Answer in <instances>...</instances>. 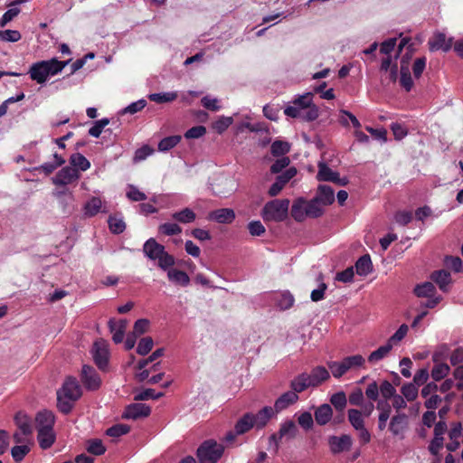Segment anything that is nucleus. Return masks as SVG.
<instances>
[{
  "mask_svg": "<svg viewBox=\"0 0 463 463\" xmlns=\"http://www.w3.org/2000/svg\"><path fill=\"white\" fill-rule=\"evenodd\" d=\"M329 372L323 366H316L311 373H302L291 381V390L304 392L308 388H316L329 379Z\"/></svg>",
  "mask_w": 463,
  "mask_h": 463,
  "instance_id": "obj_1",
  "label": "nucleus"
},
{
  "mask_svg": "<svg viewBox=\"0 0 463 463\" xmlns=\"http://www.w3.org/2000/svg\"><path fill=\"white\" fill-rule=\"evenodd\" d=\"M54 415L52 411H43L37 414L36 428L39 446L42 449L51 448L55 441L53 431Z\"/></svg>",
  "mask_w": 463,
  "mask_h": 463,
  "instance_id": "obj_2",
  "label": "nucleus"
},
{
  "mask_svg": "<svg viewBox=\"0 0 463 463\" xmlns=\"http://www.w3.org/2000/svg\"><path fill=\"white\" fill-rule=\"evenodd\" d=\"M68 63L69 61H60L55 58L38 61L32 64L29 74L33 81L42 84L46 82L49 78L59 74Z\"/></svg>",
  "mask_w": 463,
  "mask_h": 463,
  "instance_id": "obj_3",
  "label": "nucleus"
},
{
  "mask_svg": "<svg viewBox=\"0 0 463 463\" xmlns=\"http://www.w3.org/2000/svg\"><path fill=\"white\" fill-rule=\"evenodd\" d=\"M56 395L60 411L67 414L72 409L73 402L80 397L81 389L75 378L68 377Z\"/></svg>",
  "mask_w": 463,
  "mask_h": 463,
  "instance_id": "obj_4",
  "label": "nucleus"
},
{
  "mask_svg": "<svg viewBox=\"0 0 463 463\" xmlns=\"http://www.w3.org/2000/svg\"><path fill=\"white\" fill-rule=\"evenodd\" d=\"M143 252L151 261H157L158 267L163 270H166L175 265L173 255L165 251V247L153 238L145 241Z\"/></svg>",
  "mask_w": 463,
  "mask_h": 463,
  "instance_id": "obj_5",
  "label": "nucleus"
},
{
  "mask_svg": "<svg viewBox=\"0 0 463 463\" xmlns=\"http://www.w3.org/2000/svg\"><path fill=\"white\" fill-rule=\"evenodd\" d=\"M298 429L293 420H285L280 422L278 432L268 438V449L277 454L283 440H291L298 436Z\"/></svg>",
  "mask_w": 463,
  "mask_h": 463,
  "instance_id": "obj_6",
  "label": "nucleus"
},
{
  "mask_svg": "<svg viewBox=\"0 0 463 463\" xmlns=\"http://www.w3.org/2000/svg\"><path fill=\"white\" fill-rule=\"evenodd\" d=\"M289 205L288 199H274L268 202L263 207L262 218L267 222H282L288 216Z\"/></svg>",
  "mask_w": 463,
  "mask_h": 463,
  "instance_id": "obj_7",
  "label": "nucleus"
},
{
  "mask_svg": "<svg viewBox=\"0 0 463 463\" xmlns=\"http://www.w3.org/2000/svg\"><path fill=\"white\" fill-rule=\"evenodd\" d=\"M365 359L361 354L348 356L341 361H330L328 369L335 378H339L346 373L364 366Z\"/></svg>",
  "mask_w": 463,
  "mask_h": 463,
  "instance_id": "obj_8",
  "label": "nucleus"
},
{
  "mask_svg": "<svg viewBox=\"0 0 463 463\" xmlns=\"http://www.w3.org/2000/svg\"><path fill=\"white\" fill-rule=\"evenodd\" d=\"M223 452L222 444L213 441L203 442L197 449V458L200 463H216L221 458Z\"/></svg>",
  "mask_w": 463,
  "mask_h": 463,
  "instance_id": "obj_9",
  "label": "nucleus"
},
{
  "mask_svg": "<svg viewBox=\"0 0 463 463\" xmlns=\"http://www.w3.org/2000/svg\"><path fill=\"white\" fill-rule=\"evenodd\" d=\"M313 105V94L310 92L304 93L296 97L292 100V105L286 107L284 113L287 117L298 118L304 110Z\"/></svg>",
  "mask_w": 463,
  "mask_h": 463,
  "instance_id": "obj_10",
  "label": "nucleus"
},
{
  "mask_svg": "<svg viewBox=\"0 0 463 463\" xmlns=\"http://www.w3.org/2000/svg\"><path fill=\"white\" fill-rule=\"evenodd\" d=\"M316 177L318 181L333 182L340 186L347 185L349 182L347 177L339 176L337 172L332 170L323 161L318 163V173H317Z\"/></svg>",
  "mask_w": 463,
  "mask_h": 463,
  "instance_id": "obj_11",
  "label": "nucleus"
},
{
  "mask_svg": "<svg viewBox=\"0 0 463 463\" xmlns=\"http://www.w3.org/2000/svg\"><path fill=\"white\" fill-rule=\"evenodd\" d=\"M92 354L97 366L99 367L100 370H104L109 364V343L104 340L95 342L92 348Z\"/></svg>",
  "mask_w": 463,
  "mask_h": 463,
  "instance_id": "obj_12",
  "label": "nucleus"
},
{
  "mask_svg": "<svg viewBox=\"0 0 463 463\" xmlns=\"http://www.w3.org/2000/svg\"><path fill=\"white\" fill-rule=\"evenodd\" d=\"M80 174L77 169L70 166L61 168L52 178V183L56 186H65L79 180Z\"/></svg>",
  "mask_w": 463,
  "mask_h": 463,
  "instance_id": "obj_13",
  "label": "nucleus"
},
{
  "mask_svg": "<svg viewBox=\"0 0 463 463\" xmlns=\"http://www.w3.org/2000/svg\"><path fill=\"white\" fill-rule=\"evenodd\" d=\"M81 382L87 390H98L101 386V378L93 367L85 364L81 369Z\"/></svg>",
  "mask_w": 463,
  "mask_h": 463,
  "instance_id": "obj_14",
  "label": "nucleus"
},
{
  "mask_svg": "<svg viewBox=\"0 0 463 463\" xmlns=\"http://www.w3.org/2000/svg\"><path fill=\"white\" fill-rule=\"evenodd\" d=\"M297 174L298 170L295 167L287 168L286 171L278 175L276 182H274L269 190H268V194L271 197L277 196L285 187L287 183L291 181Z\"/></svg>",
  "mask_w": 463,
  "mask_h": 463,
  "instance_id": "obj_15",
  "label": "nucleus"
},
{
  "mask_svg": "<svg viewBox=\"0 0 463 463\" xmlns=\"http://www.w3.org/2000/svg\"><path fill=\"white\" fill-rule=\"evenodd\" d=\"M391 433L399 439H404L408 429V419L406 414L393 415L389 426Z\"/></svg>",
  "mask_w": 463,
  "mask_h": 463,
  "instance_id": "obj_16",
  "label": "nucleus"
},
{
  "mask_svg": "<svg viewBox=\"0 0 463 463\" xmlns=\"http://www.w3.org/2000/svg\"><path fill=\"white\" fill-rule=\"evenodd\" d=\"M328 446L331 453L334 454L348 451L352 446V439L347 434L340 437L331 436L328 438Z\"/></svg>",
  "mask_w": 463,
  "mask_h": 463,
  "instance_id": "obj_17",
  "label": "nucleus"
},
{
  "mask_svg": "<svg viewBox=\"0 0 463 463\" xmlns=\"http://www.w3.org/2000/svg\"><path fill=\"white\" fill-rule=\"evenodd\" d=\"M300 392H297L292 389L291 391L279 395L277 401L274 402V406L272 408L275 411L279 413L280 411L288 409L289 406L297 403L298 401V393Z\"/></svg>",
  "mask_w": 463,
  "mask_h": 463,
  "instance_id": "obj_18",
  "label": "nucleus"
},
{
  "mask_svg": "<svg viewBox=\"0 0 463 463\" xmlns=\"http://www.w3.org/2000/svg\"><path fill=\"white\" fill-rule=\"evenodd\" d=\"M151 413V408L145 403H133L128 406L124 411L123 417L128 420H137L139 418L148 417Z\"/></svg>",
  "mask_w": 463,
  "mask_h": 463,
  "instance_id": "obj_19",
  "label": "nucleus"
},
{
  "mask_svg": "<svg viewBox=\"0 0 463 463\" xmlns=\"http://www.w3.org/2000/svg\"><path fill=\"white\" fill-rule=\"evenodd\" d=\"M279 413L270 406H265L256 414H252V420L256 424L258 430L263 429L271 419L275 418Z\"/></svg>",
  "mask_w": 463,
  "mask_h": 463,
  "instance_id": "obj_20",
  "label": "nucleus"
},
{
  "mask_svg": "<svg viewBox=\"0 0 463 463\" xmlns=\"http://www.w3.org/2000/svg\"><path fill=\"white\" fill-rule=\"evenodd\" d=\"M428 45L431 52H448L451 47V38H447L445 33H436L429 39Z\"/></svg>",
  "mask_w": 463,
  "mask_h": 463,
  "instance_id": "obj_21",
  "label": "nucleus"
},
{
  "mask_svg": "<svg viewBox=\"0 0 463 463\" xmlns=\"http://www.w3.org/2000/svg\"><path fill=\"white\" fill-rule=\"evenodd\" d=\"M109 331L112 334V341L118 344L123 341L124 334L127 327V321L124 319H110L109 322Z\"/></svg>",
  "mask_w": 463,
  "mask_h": 463,
  "instance_id": "obj_22",
  "label": "nucleus"
},
{
  "mask_svg": "<svg viewBox=\"0 0 463 463\" xmlns=\"http://www.w3.org/2000/svg\"><path fill=\"white\" fill-rule=\"evenodd\" d=\"M208 219L219 223H231L235 219V213L228 208L214 210L209 213Z\"/></svg>",
  "mask_w": 463,
  "mask_h": 463,
  "instance_id": "obj_23",
  "label": "nucleus"
},
{
  "mask_svg": "<svg viewBox=\"0 0 463 463\" xmlns=\"http://www.w3.org/2000/svg\"><path fill=\"white\" fill-rule=\"evenodd\" d=\"M291 215L297 222H303L308 218L307 200L297 199L294 201L291 208Z\"/></svg>",
  "mask_w": 463,
  "mask_h": 463,
  "instance_id": "obj_24",
  "label": "nucleus"
},
{
  "mask_svg": "<svg viewBox=\"0 0 463 463\" xmlns=\"http://www.w3.org/2000/svg\"><path fill=\"white\" fill-rule=\"evenodd\" d=\"M314 200L321 203L322 205H330L335 202V192L327 185H319Z\"/></svg>",
  "mask_w": 463,
  "mask_h": 463,
  "instance_id": "obj_25",
  "label": "nucleus"
},
{
  "mask_svg": "<svg viewBox=\"0 0 463 463\" xmlns=\"http://www.w3.org/2000/svg\"><path fill=\"white\" fill-rule=\"evenodd\" d=\"M103 211V202L99 197H92L83 204V214L89 218L94 217L98 213Z\"/></svg>",
  "mask_w": 463,
  "mask_h": 463,
  "instance_id": "obj_26",
  "label": "nucleus"
},
{
  "mask_svg": "<svg viewBox=\"0 0 463 463\" xmlns=\"http://www.w3.org/2000/svg\"><path fill=\"white\" fill-rule=\"evenodd\" d=\"M165 271H167V279L175 285H181L183 287L189 285L190 279L185 271L172 269V267L168 268Z\"/></svg>",
  "mask_w": 463,
  "mask_h": 463,
  "instance_id": "obj_27",
  "label": "nucleus"
},
{
  "mask_svg": "<svg viewBox=\"0 0 463 463\" xmlns=\"http://www.w3.org/2000/svg\"><path fill=\"white\" fill-rule=\"evenodd\" d=\"M235 189L236 184L234 179L222 177L220 179V183L216 184L215 193L222 196H228L233 194Z\"/></svg>",
  "mask_w": 463,
  "mask_h": 463,
  "instance_id": "obj_28",
  "label": "nucleus"
},
{
  "mask_svg": "<svg viewBox=\"0 0 463 463\" xmlns=\"http://www.w3.org/2000/svg\"><path fill=\"white\" fill-rule=\"evenodd\" d=\"M401 76H400V84L402 89L409 91L413 87V81L411 76L410 75V71L407 63V60L405 58H402L401 61Z\"/></svg>",
  "mask_w": 463,
  "mask_h": 463,
  "instance_id": "obj_29",
  "label": "nucleus"
},
{
  "mask_svg": "<svg viewBox=\"0 0 463 463\" xmlns=\"http://www.w3.org/2000/svg\"><path fill=\"white\" fill-rule=\"evenodd\" d=\"M253 427H256V424L253 422L252 413H246L237 420L234 430L237 435H241L249 432Z\"/></svg>",
  "mask_w": 463,
  "mask_h": 463,
  "instance_id": "obj_30",
  "label": "nucleus"
},
{
  "mask_svg": "<svg viewBox=\"0 0 463 463\" xmlns=\"http://www.w3.org/2000/svg\"><path fill=\"white\" fill-rule=\"evenodd\" d=\"M393 345L385 343L369 354L368 361L371 364H376L386 358L392 352Z\"/></svg>",
  "mask_w": 463,
  "mask_h": 463,
  "instance_id": "obj_31",
  "label": "nucleus"
},
{
  "mask_svg": "<svg viewBox=\"0 0 463 463\" xmlns=\"http://www.w3.org/2000/svg\"><path fill=\"white\" fill-rule=\"evenodd\" d=\"M15 423L19 431H22L24 436H30L32 434V420L25 413L18 412L15 415Z\"/></svg>",
  "mask_w": 463,
  "mask_h": 463,
  "instance_id": "obj_32",
  "label": "nucleus"
},
{
  "mask_svg": "<svg viewBox=\"0 0 463 463\" xmlns=\"http://www.w3.org/2000/svg\"><path fill=\"white\" fill-rule=\"evenodd\" d=\"M69 163L70 165H71V166L70 167H72L73 169H78V171L85 172L89 170L90 167V161L87 159L86 156L80 153H74L71 155L69 158Z\"/></svg>",
  "mask_w": 463,
  "mask_h": 463,
  "instance_id": "obj_33",
  "label": "nucleus"
},
{
  "mask_svg": "<svg viewBox=\"0 0 463 463\" xmlns=\"http://www.w3.org/2000/svg\"><path fill=\"white\" fill-rule=\"evenodd\" d=\"M274 301L280 310H288L294 304V297L288 291H281L274 296Z\"/></svg>",
  "mask_w": 463,
  "mask_h": 463,
  "instance_id": "obj_34",
  "label": "nucleus"
},
{
  "mask_svg": "<svg viewBox=\"0 0 463 463\" xmlns=\"http://www.w3.org/2000/svg\"><path fill=\"white\" fill-rule=\"evenodd\" d=\"M332 417V409L328 404H323L315 411V420L323 426L328 423Z\"/></svg>",
  "mask_w": 463,
  "mask_h": 463,
  "instance_id": "obj_35",
  "label": "nucleus"
},
{
  "mask_svg": "<svg viewBox=\"0 0 463 463\" xmlns=\"http://www.w3.org/2000/svg\"><path fill=\"white\" fill-rule=\"evenodd\" d=\"M24 2V0H17L11 4V8L6 10L2 18H0V27L7 25L8 23L12 22L19 14L20 8L17 7V5Z\"/></svg>",
  "mask_w": 463,
  "mask_h": 463,
  "instance_id": "obj_36",
  "label": "nucleus"
},
{
  "mask_svg": "<svg viewBox=\"0 0 463 463\" xmlns=\"http://www.w3.org/2000/svg\"><path fill=\"white\" fill-rule=\"evenodd\" d=\"M364 419L365 417L361 411L357 409H350L348 411V420L354 430L364 428Z\"/></svg>",
  "mask_w": 463,
  "mask_h": 463,
  "instance_id": "obj_37",
  "label": "nucleus"
},
{
  "mask_svg": "<svg viewBox=\"0 0 463 463\" xmlns=\"http://www.w3.org/2000/svg\"><path fill=\"white\" fill-rule=\"evenodd\" d=\"M432 279L435 283L439 284V288L443 292H447L448 286L450 282V276L447 270L434 271L432 274Z\"/></svg>",
  "mask_w": 463,
  "mask_h": 463,
  "instance_id": "obj_38",
  "label": "nucleus"
},
{
  "mask_svg": "<svg viewBox=\"0 0 463 463\" xmlns=\"http://www.w3.org/2000/svg\"><path fill=\"white\" fill-rule=\"evenodd\" d=\"M172 218L180 223H192L195 220V213L189 208H184L172 214Z\"/></svg>",
  "mask_w": 463,
  "mask_h": 463,
  "instance_id": "obj_39",
  "label": "nucleus"
},
{
  "mask_svg": "<svg viewBox=\"0 0 463 463\" xmlns=\"http://www.w3.org/2000/svg\"><path fill=\"white\" fill-rule=\"evenodd\" d=\"M355 270L361 276L368 275L372 271V261L369 255H364L356 260Z\"/></svg>",
  "mask_w": 463,
  "mask_h": 463,
  "instance_id": "obj_40",
  "label": "nucleus"
},
{
  "mask_svg": "<svg viewBox=\"0 0 463 463\" xmlns=\"http://www.w3.org/2000/svg\"><path fill=\"white\" fill-rule=\"evenodd\" d=\"M417 384L406 383L402 386L400 392L401 395L406 399L408 402H412L419 395V389Z\"/></svg>",
  "mask_w": 463,
  "mask_h": 463,
  "instance_id": "obj_41",
  "label": "nucleus"
},
{
  "mask_svg": "<svg viewBox=\"0 0 463 463\" xmlns=\"http://www.w3.org/2000/svg\"><path fill=\"white\" fill-rule=\"evenodd\" d=\"M181 141V137L178 135L164 137L158 143V150L160 152H166L175 147Z\"/></svg>",
  "mask_w": 463,
  "mask_h": 463,
  "instance_id": "obj_42",
  "label": "nucleus"
},
{
  "mask_svg": "<svg viewBox=\"0 0 463 463\" xmlns=\"http://www.w3.org/2000/svg\"><path fill=\"white\" fill-rule=\"evenodd\" d=\"M382 70L389 74V80L391 82L397 80V64H392V58L390 56L383 58Z\"/></svg>",
  "mask_w": 463,
  "mask_h": 463,
  "instance_id": "obj_43",
  "label": "nucleus"
},
{
  "mask_svg": "<svg viewBox=\"0 0 463 463\" xmlns=\"http://www.w3.org/2000/svg\"><path fill=\"white\" fill-rule=\"evenodd\" d=\"M377 409L380 411L378 415V428L380 430H383L391 415V407L389 404L383 406V404L379 402L377 404Z\"/></svg>",
  "mask_w": 463,
  "mask_h": 463,
  "instance_id": "obj_44",
  "label": "nucleus"
},
{
  "mask_svg": "<svg viewBox=\"0 0 463 463\" xmlns=\"http://www.w3.org/2000/svg\"><path fill=\"white\" fill-rule=\"evenodd\" d=\"M290 151V144L284 141H274L271 144V154L273 156H284Z\"/></svg>",
  "mask_w": 463,
  "mask_h": 463,
  "instance_id": "obj_45",
  "label": "nucleus"
},
{
  "mask_svg": "<svg viewBox=\"0 0 463 463\" xmlns=\"http://www.w3.org/2000/svg\"><path fill=\"white\" fill-rule=\"evenodd\" d=\"M434 291V285L430 282L420 284L414 288V293L419 298H432Z\"/></svg>",
  "mask_w": 463,
  "mask_h": 463,
  "instance_id": "obj_46",
  "label": "nucleus"
},
{
  "mask_svg": "<svg viewBox=\"0 0 463 463\" xmlns=\"http://www.w3.org/2000/svg\"><path fill=\"white\" fill-rule=\"evenodd\" d=\"M31 450L28 445H16L11 449V456L15 462H22L24 457Z\"/></svg>",
  "mask_w": 463,
  "mask_h": 463,
  "instance_id": "obj_47",
  "label": "nucleus"
},
{
  "mask_svg": "<svg viewBox=\"0 0 463 463\" xmlns=\"http://www.w3.org/2000/svg\"><path fill=\"white\" fill-rule=\"evenodd\" d=\"M408 330L409 327L407 325H401L396 333L392 334V335L390 337V339L386 341V343L390 344L392 346L398 345V344L405 338Z\"/></svg>",
  "mask_w": 463,
  "mask_h": 463,
  "instance_id": "obj_48",
  "label": "nucleus"
},
{
  "mask_svg": "<svg viewBox=\"0 0 463 463\" xmlns=\"http://www.w3.org/2000/svg\"><path fill=\"white\" fill-rule=\"evenodd\" d=\"M308 218H318L323 213V206L321 203L312 199L307 201Z\"/></svg>",
  "mask_w": 463,
  "mask_h": 463,
  "instance_id": "obj_49",
  "label": "nucleus"
},
{
  "mask_svg": "<svg viewBox=\"0 0 463 463\" xmlns=\"http://www.w3.org/2000/svg\"><path fill=\"white\" fill-rule=\"evenodd\" d=\"M449 373V366L448 364H438L434 365L431 371V376L435 381H440L442 378L447 377Z\"/></svg>",
  "mask_w": 463,
  "mask_h": 463,
  "instance_id": "obj_50",
  "label": "nucleus"
},
{
  "mask_svg": "<svg viewBox=\"0 0 463 463\" xmlns=\"http://www.w3.org/2000/svg\"><path fill=\"white\" fill-rule=\"evenodd\" d=\"M159 232L166 236H173L180 234L182 229L175 222H165L159 225Z\"/></svg>",
  "mask_w": 463,
  "mask_h": 463,
  "instance_id": "obj_51",
  "label": "nucleus"
},
{
  "mask_svg": "<svg viewBox=\"0 0 463 463\" xmlns=\"http://www.w3.org/2000/svg\"><path fill=\"white\" fill-rule=\"evenodd\" d=\"M330 402L336 410L342 411L347 404V398L344 392H338L331 395Z\"/></svg>",
  "mask_w": 463,
  "mask_h": 463,
  "instance_id": "obj_52",
  "label": "nucleus"
},
{
  "mask_svg": "<svg viewBox=\"0 0 463 463\" xmlns=\"http://www.w3.org/2000/svg\"><path fill=\"white\" fill-rule=\"evenodd\" d=\"M126 196L128 199L135 202H140L146 199L145 193L133 185H128V187H127Z\"/></svg>",
  "mask_w": 463,
  "mask_h": 463,
  "instance_id": "obj_53",
  "label": "nucleus"
},
{
  "mask_svg": "<svg viewBox=\"0 0 463 463\" xmlns=\"http://www.w3.org/2000/svg\"><path fill=\"white\" fill-rule=\"evenodd\" d=\"M109 124V118H101L99 120H97L94 126H92V128L89 129L90 136L95 138L99 137L103 131V128H106Z\"/></svg>",
  "mask_w": 463,
  "mask_h": 463,
  "instance_id": "obj_54",
  "label": "nucleus"
},
{
  "mask_svg": "<svg viewBox=\"0 0 463 463\" xmlns=\"http://www.w3.org/2000/svg\"><path fill=\"white\" fill-rule=\"evenodd\" d=\"M178 97L175 92L156 93L149 95V99L157 103L171 102Z\"/></svg>",
  "mask_w": 463,
  "mask_h": 463,
  "instance_id": "obj_55",
  "label": "nucleus"
},
{
  "mask_svg": "<svg viewBox=\"0 0 463 463\" xmlns=\"http://www.w3.org/2000/svg\"><path fill=\"white\" fill-rule=\"evenodd\" d=\"M87 450L95 456H100L105 452V447L102 441L98 439H94L88 442Z\"/></svg>",
  "mask_w": 463,
  "mask_h": 463,
  "instance_id": "obj_56",
  "label": "nucleus"
},
{
  "mask_svg": "<svg viewBox=\"0 0 463 463\" xmlns=\"http://www.w3.org/2000/svg\"><path fill=\"white\" fill-rule=\"evenodd\" d=\"M232 124V118L231 117H221L214 122L213 129L216 130L217 133L221 134L227 130Z\"/></svg>",
  "mask_w": 463,
  "mask_h": 463,
  "instance_id": "obj_57",
  "label": "nucleus"
},
{
  "mask_svg": "<svg viewBox=\"0 0 463 463\" xmlns=\"http://www.w3.org/2000/svg\"><path fill=\"white\" fill-rule=\"evenodd\" d=\"M379 392L382 393L385 400H390L394 395H397V391L394 389L390 382L384 381L379 386Z\"/></svg>",
  "mask_w": 463,
  "mask_h": 463,
  "instance_id": "obj_58",
  "label": "nucleus"
},
{
  "mask_svg": "<svg viewBox=\"0 0 463 463\" xmlns=\"http://www.w3.org/2000/svg\"><path fill=\"white\" fill-rule=\"evenodd\" d=\"M153 346V340L151 337H144L139 340L137 352L140 355H145L150 353Z\"/></svg>",
  "mask_w": 463,
  "mask_h": 463,
  "instance_id": "obj_59",
  "label": "nucleus"
},
{
  "mask_svg": "<svg viewBox=\"0 0 463 463\" xmlns=\"http://www.w3.org/2000/svg\"><path fill=\"white\" fill-rule=\"evenodd\" d=\"M109 230L116 234L122 233L125 231V222L118 217H109Z\"/></svg>",
  "mask_w": 463,
  "mask_h": 463,
  "instance_id": "obj_60",
  "label": "nucleus"
},
{
  "mask_svg": "<svg viewBox=\"0 0 463 463\" xmlns=\"http://www.w3.org/2000/svg\"><path fill=\"white\" fill-rule=\"evenodd\" d=\"M21 39V34L16 30L0 31V40L4 42L16 43Z\"/></svg>",
  "mask_w": 463,
  "mask_h": 463,
  "instance_id": "obj_61",
  "label": "nucleus"
},
{
  "mask_svg": "<svg viewBox=\"0 0 463 463\" xmlns=\"http://www.w3.org/2000/svg\"><path fill=\"white\" fill-rule=\"evenodd\" d=\"M130 430V427L124 424H118L111 426L108 430L107 434L110 437H119L124 434L128 433Z\"/></svg>",
  "mask_w": 463,
  "mask_h": 463,
  "instance_id": "obj_62",
  "label": "nucleus"
},
{
  "mask_svg": "<svg viewBox=\"0 0 463 463\" xmlns=\"http://www.w3.org/2000/svg\"><path fill=\"white\" fill-rule=\"evenodd\" d=\"M319 117V109L313 105L312 107H309L303 112H301V116L298 118H302L306 121H313L317 119Z\"/></svg>",
  "mask_w": 463,
  "mask_h": 463,
  "instance_id": "obj_63",
  "label": "nucleus"
},
{
  "mask_svg": "<svg viewBox=\"0 0 463 463\" xmlns=\"http://www.w3.org/2000/svg\"><path fill=\"white\" fill-rule=\"evenodd\" d=\"M150 322L146 319H138L135 326H133V331L131 334L139 336L147 331L149 328Z\"/></svg>",
  "mask_w": 463,
  "mask_h": 463,
  "instance_id": "obj_64",
  "label": "nucleus"
}]
</instances>
